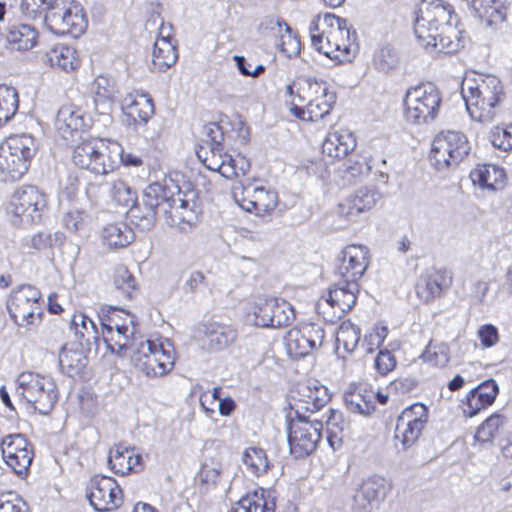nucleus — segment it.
<instances>
[{"mask_svg":"<svg viewBox=\"0 0 512 512\" xmlns=\"http://www.w3.org/2000/svg\"><path fill=\"white\" fill-rule=\"evenodd\" d=\"M139 216L152 225L162 220L166 225L187 231L197 225L203 213L198 191L190 185L179 186L172 179H163L148 184L142 193Z\"/></svg>","mask_w":512,"mask_h":512,"instance_id":"obj_1","label":"nucleus"},{"mask_svg":"<svg viewBox=\"0 0 512 512\" xmlns=\"http://www.w3.org/2000/svg\"><path fill=\"white\" fill-rule=\"evenodd\" d=\"M309 36L312 47L338 65L353 62L359 52L356 31L332 13L317 14L310 22Z\"/></svg>","mask_w":512,"mask_h":512,"instance_id":"obj_2","label":"nucleus"},{"mask_svg":"<svg viewBox=\"0 0 512 512\" xmlns=\"http://www.w3.org/2000/svg\"><path fill=\"white\" fill-rule=\"evenodd\" d=\"M282 96L290 114L305 122L325 118L336 103V94L329 84L315 77H296L285 86Z\"/></svg>","mask_w":512,"mask_h":512,"instance_id":"obj_3","label":"nucleus"},{"mask_svg":"<svg viewBox=\"0 0 512 512\" xmlns=\"http://www.w3.org/2000/svg\"><path fill=\"white\" fill-rule=\"evenodd\" d=\"M462 92L467 111L473 120L488 124L501 113L505 91L499 78L475 74L464 80Z\"/></svg>","mask_w":512,"mask_h":512,"instance_id":"obj_4","label":"nucleus"},{"mask_svg":"<svg viewBox=\"0 0 512 512\" xmlns=\"http://www.w3.org/2000/svg\"><path fill=\"white\" fill-rule=\"evenodd\" d=\"M49 208L48 194L32 184L17 187L3 204L7 221L18 229H29L41 224L47 217Z\"/></svg>","mask_w":512,"mask_h":512,"instance_id":"obj_5","label":"nucleus"},{"mask_svg":"<svg viewBox=\"0 0 512 512\" xmlns=\"http://www.w3.org/2000/svg\"><path fill=\"white\" fill-rule=\"evenodd\" d=\"M44 301L41 291L30 284L13 288L6 299L11 321L27 331L36 329L44 319Z\"/></svg>","mask_w":512,"mask_h":512,"instance_id":"obj_6","label":"nucleus"},{"mask_svg":"<svg viewBox=\"0 0 512 512\" xmlns=\"http://www.w3.org/2000/svg\"><path fill=\"white\" fill-rule=\"evenodd\" d=\"M36 153V141L31 135L8 136L0 145V175L3 180H20L29 171Z\"/></svg>","mask_w":512,"mask_h":512,"instance_id":"obj_7","label":"nucleus"},{"mask_svg":"<svg viewBox=\"0 0 512 512\" xmlns=\"http://www.w3.org/2000/svg\"><path fill=\"white\" fill-rule=\"evenodd\" d=\"M16 391L24 404L47 415L58 401L59 392L52 377L32 371L20 373L16 380Z\"/></svg>","mask_w":512,"mask_h":512,"instance_id":"obj_8","label":"nucleus"},{"mask_svg":"<svg viewBox=\"0 0 512 512\" xmlns=\"http://www.w3.org/2000/svg\"><path fill=\"white\" fill-rule=\"evenodd\" d=\"M441 91L432 83H420L407 89L403 99V116L412 124L431 122L439 115Z\"/></svg>","mask_w":512,"mask_h":512,"instance_id":"obj_9","label":"nucleus"},{"mask_svg":"<svg viewBox=\"0 0 512 512\" xmlns=\"http://www.w3.org/2000/svg\"><path fill=\"white\" fill-rule=\"evenodd\" d=\"M133 361L147 376H164L175 365L176 353L172 342L162 337L141 341L134 352Z\"/></svg>","mask_w":512,"mask_h":512,"instance_id":"obj_10","label":"nucleus"},{"mask_svg":"<svg viewBox=\"0 0 512 512\" xmlns=\"http://www.w3.org/2000/svg\"><path fill=\"white\" fill-rule=\"evenodd\" d=\"M458 22V15L455 8L444 0H421L415 11L413 24L414 35L417 42H424L426 45L434 41L437 30L452 21ZM435 44V42H433Z\"/></svg>","mask_w":512,"mask_h":512,"instance_id":"obj_11","label":"nucleus"},{"mask_svg":"<svg viewBox=\"0 0 512 512\" xmlns=\"http://www.w3.org/2000/svg\"><path fill=\"white\" fill-rule=\"evenodd\" d=\"M233 196L243 210L266 221L281 211L279 193L270 186L249 182L235 188Z\"/></svg>","mask_w":512,"mask_h":512,"instance_id":"obj_12","label":"nucleus"},{"mask_svg":"<svg viewBox=\"0 0 512 512\" xmlns=\"http://www.w3.org/2000/svg\"><path fill=\"white\" fill-rule=\"evenodd\" d=\"M286 421L291 454L295 458H304L312 454L322 438V422L312 421L301 413L291 411Z\"/></svg>","mask_w":512,"mask_h":512,"instance_id":"obj_13","label":"nucleus"},{"mask_svg":"<svg viewBox=\"0 0 512 512\" xmlns=\"http://www.w3.org/2000/svg\"><path fill=\"white\" fill-rule=\"evenodd\" d=\"M358 293V283L338 279L329 287L327 294L318 300L317 314L327 323H336L356 305Z\"/></svg>","mask_w":512,"mask_h":512,"instance_id":"obj_14","label":"nucleus"},{"mask_svg":"<svg viewBox=\"0 0 512 512\" xmlns=\"http://www.w3.org/2000/svg\"><path fill=\"white\" fill-rule=\"evenodd\" d=\"M467 137L457 131H442L432 142L429 159L437 170L458 166L469 154Z\"/></svg>","mask_w":512,"mask_h":512,"instance_id":"obj_15","label":"nucleus"},{"mask_svg":"<svg viewBox=\"0 0 512 512\" xmlns=\"http://www.w3.org/2000/svg\"><path fill=\"white\" fill-rule=\"evenodd\" d=\"M1 457L18 477L25 478L34 459V446L21 433L6 435L0 442Z\"/></svg>","mask_w":512,"mask_h":512,"instance_id":"obj_16","label":"nucleus"},{"mask_svg":"<svg viewBox=\"0 0 512 512\" xmlns=\"http://www.w3.org/2000/svg\"><path fill=\"white\" fill-rule=\"evenodd\" d=\"M454 273L447 267L425 269L416 279L414 292L421 304L430 305L441 299L450 290Z\"/></svg>","mask_w":512,"mask_h":512,"instance_id":"obj_17","label":"nucleus"},{"mask_svg":"<svg viewBox=\"0 0 512 512\" xmlns=\"http://www.w3.org/2000/svg\"><path fill=\"white\" fill-rule=\"evenodd\" d=\"M90 505L97 512H113L124 503V492L119 483L110 476H93L86 489Z\"/></svg>","mask_w":512,"mask_h":512,"instance_id":"obj_18","label":"nucleus"},{"mask_svg":"<svg viewBox=\"0 0 512 512\" xmlns=\"http://www.w3.org/2000/svg\"><path fill=\"white\" fill-rule=\"evenodd\" d=\"M429 420L428 407L420 402L403 409L397 418L395 439L403 449L412 447L420 439Z\"/></svg>","mask_w":512,"mask_h":512,"instance_id":"obj_19","label":"nucleus"},{"mask_svg":"<svg viewBox=\"0 0 512 512\" xmlns=\"http://www.w3.org/2000/svg\"><path fill=\"white\" fill-rule=\"evenodd\" d=\"M205 154L202 158L198 153L203 165L211 171L218 172L226 179L234 180L244 177L250 170V161L245 156L239 153L231 155L223 152L220 143L213 145Z\"/></svg>","mask_w":512,"mask_h":512,"instance_id":"obj_20","label":"nucleus"},{"mask_svg":"<svg viewBox=\"0 0 512 512\" xmlns=\"http://www.w3.org/2000/svg\"><path fill=\"white\" fill-rule=\"evenodd\" d=\"M49 30L56 35L81 36L87 29L88 21L81 5L71 3L65 8H55L45 16Z\"/></svg>","mask_w":512,"mask_h":512,"instance_id":"obj_21","label":"nucleus"},{"mask_svg":"<svg viewBox=\"0 0 512 512\" xmlns=\"http://www.w3.org/2000/svg\"><path fill=\"white\" fill-rule=\"evenodd\" d=\"M325 331L316 323H304L291 328L286 336V348L293 358H302L322 346Z\"/></svg>","mask_w":512,"mask_h":512,"instance_id":"obj_22","label":"nucleus"},{"mask_svg":"<svg viewBox=\"0 0 512 512\" xmlns=\"http://www.w3.org/2000/svg\"><path fill=\"white\" fill-rule=\"evenodd\" d=\"M294 408L291 412L315 413L321 410L331 399L328 388L316 379L298 382L292 391Z\"/></svg>","mask_w":512,"mask_h":512,"instance_id":"obj_23","label":"nucleus"},{"mask_svg":"<svg viewBox=\"0 0 512 512\" xmlns=\"http://www.w3.org/2000/svg\"><path fill=\"white\" fill-rule=\"evenodd\" d=\"M54 128L59 139L65 142H74L82 138V135L90 129V125L81 107L75 104H66L58 110Z\"/></svg>","mask_w":512,"mask_h":512,"instance_id":"obj_24","label":"nucleus"},{"mask_svg":"<svg viewBox=\"0 0 512 512\" xmlns=\"http://www.w3.org/2000/svg\"><path fill=\"white\" fill-rule=\"evenodd\" d=\"M382 198L381 192L375 185H367L343 199L336 209L337 216L347 222L356 221L357 217L371 210Z\"/></svg>","mask_w":512,"mask_h":512,"instance_id":"obj_25","label":"nucleus"},{"mask_svg":"<svg viewBox=\"0 0 512 512\" xmlns=\"http://www.w3.org/2000/svg\"><path fill=\"white\" fill-rule=\"evenodd\" d=\"M369 265V251L357 244L346 246L338 260L335 275L342 282L358 283Z\"/></svg>","mask_w":512,"mask_h":512,"instance_id":"obj_26","label":"nucleus"},{"mask_svg":"<svg viewBox=\"0 0 512 512\" xmlns=\"http://www.w3.org/2000/svg\"><path fill=\"white\" fill-rule=\"evenodd\" d=\"M499 394L494 379H487L469 390L459 402V409L465 418H473L493 405Z\"/></svg>","mask_w":512,"mask_h":512,"instance_id":"obj_27","label":"nucleus"},{"mask_svg":"<svg viewBox=\"0 0 512 512\" xmlns=\"http://www.w3.org/2000/svg\"><path fill=\"white\" fill-rule=\"evenodd\" d=\"M44 64L54 71L77 75L83 64L79 49L71 44L56 43L44 53Z\"/></svg>","mask_w":512,"mask_h":512,"instance_id":"obj_28","label":"nucleus"},{"mask_svg":"<svg viewBox=\"0 0 512 512\" xmlns=\"http://www.w3.org/2000/svg\"><path fill=\"white\" fill-rule=\"evenodd\" d=\"M471 14L482 24L498 28L508 19L510 3L507 0H462Z\"/></svg>","mask_w":512,"mask_h":512,"instance_id":"obj_29","label":"nucleus"},{"mask_svg":"<svg viewBox=\"0 0 512 512\" xmlns=\"http://www.w3.org/2000/svg\"><path fill=\"white\" fill-rule=\"evenodd\" d=\"M108 465L118 476L138 473L143 469V458L134 447L115 444L109 451Z\"/></svg>","mask_w":512,"mask_h":512,"instance_id":"obj_30","label":"nucleus"},{"mask_svg":"<svg viewBox=\"0 0 512 512\" xmlns=\"http://www.w3.org/2000/svg\"><path fill=\"white\" fill-rule=\"evenodd\" d=\"M354 134L348 130H336L327 133L322 143L323 158L330 163L344 160L356 148Z\"/></svg>","mask_w":512,"mask_h":512,"instance_id":"obj_31","label":"nucleus"},{"mask_svg":"<svg viewBox=\"0 0 512 512\" xmlns=\"http://www.w3.org/2000/svg\"><path fill=\"white\" fill-rule=\"evenodd\" d=\"M432 35L435 36V44L432 42L426 45L424 42H417L419 46L427 51L436 50L445 54L458 53L465 47V31L453 21Z\"/></svg>","mask_w":512,"mask_h":512,"instance_id":"obj_32","label":"nucleus"},{"mask_svg":"<svg viewBox=\"0 0 512 512\" xmlns=\"http://www.w3.org/2000/svg\"><path fill=\"white\" fill-rule=\"evenodd\" d=\"M201 339L207 349L220 351L236 341L237 330L232 325L210 322L204 325Z\"/></svg>","mask_w":512,"mask_h":512,"instance_id":"obj_33","label":"nucleus"},{"mask_svg":"<svg viewBox=\"0 0 512 512\" xmlns=\"http://www.w3.org/2000/svg\"><path fill=\"white\" fill-rule=\"evenodd\" d=\"M121 144L117 141L101 138L92 174L106 176L119 167Z\"/></svg>","mask_w":512,"mask_h":512,"instance_id":"obj_34","label":"nucleus"},{"mask_svg":"<svg viewBox=\"0 0 512 512\" xmlns=\"http://www.w3.org/2000/svg\"><path fill=\"white\" fill-rule=\"evenodd\" d=\"M473 184L489 191L503 190L507 184L505 170L492 164H479L471 172Z\"/></svg>","mask_w":512,"mask_h":512,"instance_id":"obj_35","label":"nucleus"},{"mask_svg":"<svg viewBox=\"0 0 512 512\" xmlns=\"http://www.w3.org/2000/svg\"><path fill=\"white\" fill-rule=\"evenodd\" d=\"M275 499L268 490L257 488L243 496L229 512H275Z\"/></svg>","mask_w":512,"mask_h":512,"instance_id":"obj_36","label":"nucleus"},{"mask_svg":"<svg viewBox=\"0 0 512 512\" xmlns=\"http://www.w3.org/2000/svg\"><path fill=\"white\" fill-rule=\"evenodd\" d=\"M376 391L367 384H358L345 393L347 405L361 414H370L376 408Z\"/></svg>","mask_w":512,"mask_h":512,"instance_id":"obj_37","label":"nucleus"},{"mask_svg":"<svg viewBox=\"0 0 512 512\" xmlns=\"http://www.w3.org/2000/svg\"><path fill=\"white\" fill-rule=\"evenodd\" d=\"M98 317L102 329L132 331L135 327L136 317L118 307L102 306L98 311Z\"/></svg>","mask_w":512,"mask_h":512,"instance_id":"obj_38","label":"nucleus"},{"mask_svg":"<svg viewBox=\"0 0 512 512\" xmlns=\"http://www.w3.org/2000/svg\"><path fill=\"white\" fill-rule=\"evenodd\" d=\"M508 417L498 411L485 418L476 428L474 440L481 444H492L507 428Z\"/></svg>","mask_w":512,"mask_h":512,"instance_id":"obj_39","label":"nucleus"},{"mask_svg":"<svg viewBox=\"0 0 512 512\" xmlns=\"http://www.w3.org/2000/svg\"><path fill=\"white\" fill-rule=\"evenodd\" d=\"M327 441L333 450L342 447L344 440L349 435V423L345 420L341 411L329 409L326 419Z\"/></svg>","mask_w":512,"mask_h":512,"instance_id":"obj_40","label":"nucleus"},{"mask_svg":"<svg viewBox=\"0 0 512 512\" xmlns=\"http://www.w3.org/2000/svg\"><path fill=\"white\" fill-rule=\"evenodd\" d=\"M421 361L432 368L442 369L451 361V348L448 342L430 339L420 355Z\"/></svg>","mask_w":512,"mask_h":512,"instance_id":"obj_41","label":"nucleus"},{"mask_svg":"<svg viewBox=\"0 0 512 512\" xmlns=\"http://www.w3.org/2000/svg\"><path fill=\"white\" fill-rule=\"evenodd\" d=\"M391 488V483L384 477L371 476L362 481L357 496L368 504H378L387 497Z\"/></svg>","mask_w":512,"mask_h":512,"instance_id":"obj_42","label":"nucleus"},{"mask_svg":"<svg viewBox=\"0 0 512 512\" xmlns=\"http://www.w3.org/2000/svg\"><path fill=\"white\" fill-rule=\"evenodd\" d=\"M100 140L101 138L89 137L77 143L71 154L73 164L79 169L92 173Z\"/></svg>","mask_w":512,"mask_h":512,"instance_id":"obj_43","label":"nucleus"},{"mask_svg":"<svg viewBox=\"0 0 512 512\" xmlns=\"http://www.w3.org/2000/svg\"><path fill=\"white\" fill-rule=\"evenodd\" d=\"M270 24V29L276 31L278 34L276 45L279 47L280 51L288 58L299 55L301 42L290 26L282 20L271 21Z\"/></svg>","mask_w":512,"mask_h":512,"instance_id":"obj_44","label":"nucleus"},{"mask_svg":"<svg viewBox=\"0 0 512 512\" xmlns=\"http://www.w3.org/2000/svg\"><path fill=\"white\" fill-rule=\"evenodd\" d=\"M59 365L69 377H79L87 365V356L81 347L64 346L59 353Z\"/></svg>","mask_w":512,"mask_h":512,"instance_id":"obj_45","label":"nucleus"},{"mask_svg":"<svg viewBox=\"0 0 512 512\" xmlns=\"http://www.w3.org/2000/svg\"><path fill=\"white\" fill-rule=\"evenodd\" d=\"M38 40V30L28 24L13 25L7 33L9 45L18 51L31 50L37 45Z\"/></svg>","mask_w":512,"mask_h":512,"instance_id":"obj_46","label":"nucleus"},{"mask_svg":"<svg viewBox=\"0 0 512 512\" xmlns=\"http://www.w3.org/2000/svg\"><path fill=\"white\" fill-rule=\"evenodd\" d=\"M177 41L156 40L153 48L152 64L158 71H166L178 60Z\"/></svg>","mask_w":512,"mask_h":512,"instance_id":"obj_47","label":"nucleus"},{"mask_svg":"<svg viewBox=\"0 0 512 512\" xmlns=\"http://www.w3.org/2000/svg\"><path fill=\"white\" fill-rule=\"evenodd\" d=\"M125 113L134 123H146L154 113L153 99L149 94L136 93L126 104Z\"/></svg>","mask_w":512,"mask_h":512,"instance_id":"obj_48","label":"nucleus"},{"mask_svg":"<svg viewBox=\"0 0 512 512\" xmlns=\"http://www.w3.org/2000/svg\"><path fill=\"white\" fill-rule=\"evenodd\" d=\"M102 240L110 249L125 248L132 242L133 232L125 224L110 223L103 228Z\"/></svg>","mask_w":512,"mask_h":512,"instance_id":"obj_49","label":"nucleus"},{"mask_svg":"<svg viewBox=\"0 0 512 512\" xmlns=\"http://www.w3.org/2000/svg\"><path fill=\"white\" fill-rule=\"evenodd\" d=\"M361 329L350 320L343 321L336 332V348L345 352H353L360 341Z\"/></svg>","mask_w":512,"mask_h":512,"instance_id":"obj_50","label":"nucleus"},{"mask_svg":"<svg viewBox=\"0 0 512 512\" xmlns=\"http://www.w3.org/2000/svg\"><path fill=\"white\" fill-rule=\"evenodd\" d=\"M133 331H123L122 329H102L103 340L107 348L119 356L125 355L126 351L133 345Z\"/></svg>","mask_w":512,"mask_h":512,"instance_id":"obj_51","label":"nucleus"},{"mask_svg":"<svg viewBox=\"0 0 512 512\" xmlns=\"http://www.w3.org/2000/svg\"><path fill=\"white\" fill-rule=\"evenodd\" d=\"M19 108V95L15 88L0 84V127L10 121Z\"/></svg>","mask_w":512,"mask_h":512,"instance_id":"obj_52","label":"nucleus"},{"mask_svg":"<svg viewBox=\"0 0 512 512\" xmlns=\"http://www.w3.org/2000/svg\"><path fill=\"white\" fill-rule=\"evenodd\" d=\"M109 197L116 206L124 208L134 206L137 201L136 192L121 178L115 179L110 183Z\"/></svg>","mask_w":512,"mask_h":512,"instance_id":"obj_53","label":"nucleus"},{"mask_svg":"<svg viewBox=\"0 0 512 512\" xmlns=\"http://www.w3.org/2000/svg\"><path fill=\"white\" fill-rule=\"evenodd\" d=\"M243 463L252 474L258 477L267 473L270 467L265 450L259 447L247 448L243 454Z\"/></svg>","mask_w":512,"mask_h":512,"instance_id":"obj_54","label":"nucleus"},{"mask_svg":"<svg viewBox=\"0 0 512 512\" xmlns=\"http://www.w3.org/2000/svg\"><path fill=\"white\" fill-rule=\"evenodd\" d=\"M113 283L115 287L129 299L137 290L136 279L125 265H118L113 272Z\"/></svg>","mask_w":512,"mask_h":512,"instance_id":"obj_55","label":"nucleus"},{"mask_svg":"<svg viewBox=\"0 0 512 512\" xmlns=\"http://www.w3.org/2000/svg\"><path fill=\"white\" fill-rule=\"evenodd\" d=\"M71 327L81 341H89L90 338H96L98 334L95 322L83 312L73 314Z\"/></svg>","mask_w":512,"mask_h":512,"instance_id":"obj_56","label":"nucleus"},{"mask_svg":"<svg viewBox=\"0 0 512 512\" xmlns=\"http://www.w3.org/2000/svg\"><path fill=\"white\" fill-rule=\"evenodd\" d=\"M273 328L286 327L294 320V310L285 300L273 298Z\"/></svg>","mask_w":512,"mask_h":512,"instance_id":"obj_57","label":"nucleus"},{"mask_svg":"<svg viewBox=\"0 0 512 512\" xmlns=\"http://www.w3.org/2000/svg\"><path fill=\"white\" fill-rule=\"evenodd\" d=\"M273 298L263 299L253 307L254 323L259 327H272L273 324Z\"/></svg>","mask_w":512,"mask_h":512,"instance_id":"obj_58","label":"nucleus"},{"mask_svg":"<svg viewBox=\"0 0 512 512\" xmlns=\"http://www.w3.org/2000/svg\"><path fill=\"white\" fill-rule=\"evenodd\" d=\"M54 2L55 0H22L21 10L27 17L35 19L43 14L46 16L50 9H55Z\"/></svg>","mask_w":512,"mask_h":512,"instance_id":"obj_59","label":"nucleus"},{"mask_svg":"<svg viewBox=\"0 0 512 512\" xmlns=\"http://www.w3.org/2000/svg\"><path fill=\"white\" fill-rule=\"evenodd\" d=\"M397 359L393 352L388 349L380 350L374 359V368L380 376H387L395 370Z\"/></svg>","mask_w":512,"mask_h":512,"instance_id":"obj_60","label":"nucleus"},{"mask_svg":"<svg viewBox=\"0 0 512 512\" xmlns=\"http://www.w3.org/2000/svg\"><path fill=\"white\" fill-rule=\"evenodd\" d=\"M490 141L495 148L502 151L512 149V125L507 127L495 126L489 135Z\"/></svg>","mask_w":512,"mask_h":512,"instance_id":"obj_61","label":"nucleus"},{"mask_svg":"<svg viewBox=\"0 0 512 512\" xmlns=\"http://www.w3.org/2000/svg\"><path fill=\"white\" fill-rule=\"evenodd\" d=\"M388 333L389 330L387 326L377 323L364 337V344L366 345L367 351L373 352L382 346L388 336Z\"/></svg>","mask_w":512,"mask_h":512,"instance_id":"obj_62","label":"nucleus"},{"mask_svg":"<svg viewBox=\"0 0 512 512\" xmlns=\"http://www.w3.org/2000/svg\"><path fill=\"white\" fill-rule=\"evenodd\" d=\"M477 336L483 348H491L499 342L498 329L492 324L481 325L477 331Z\"/></svg>","mask_w":512,"mask_h":512,"instance_id":"obj_63","label":"nucleus"},{"mask_svg":"<svg viewBox=\"0 0 512 512\" xmlns=\"http://www.w3.org/2000/svg\"><path fill=\"white\" fill-rule=\"evenodd\" d=\"M0 512H29L26 503L18 497L0 495Z\"/></svg>","mask_w":512,"mask_h":512,"instance_id":"obj_64","label":"nucleus"}]
</instances>
